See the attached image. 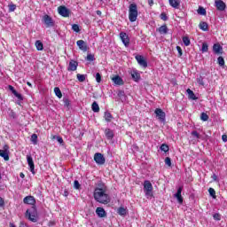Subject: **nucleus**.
Masks as SVG:
<instances>
[{"mask_svg": "<svg viewBox=\"0 0 227 227\" xmlns=\"http://www.w3.org/2000/svg\"><path fill=\"white\" fill-rule=\"evenodd\" d=\"M76 78L79 81V82H84V81H86V74H77Z\"/></svg>", "mask_w": 227, "mask_h": 227, "instance_id": "nucleus-31", "label": "nucleus"}, {"mask_svg": "<svg viewBox=\"0 0 227 227\" xmlns=\"http://www.w3.org/2000/svg\"><path fill=\"white\" fill-rule=\"evenodd\" d=\"M119 37L121 40L123 45H125L126 47H129V45H130V37H129V35H127V33L121 32Z\"/></svg>", "mask_w": 227, "mask_h": 227, "instance_id": "nucleus-8", "label": "nucleus"}, {"mask_svg": "<svg viewBox=\"0 0 227 227\" xmlns=\"http://www.w3.org/2000/svg\"><path fill=\"white\" fill-rule=\"evenodd\" d=\"M222 141H223V143H227V135L226 134H223L222 136Z\"/></svg>", "mask_w": 227, "mask_h": 227, "instance_id": "nucleus-56", "label": "nucleus"}, {"mask_svg": "<svg viewBox=\"0 0 227 227\" xmlns=\"http://www.w3.org/2000/svg\"><path fill=\"white\" fill-rule=\"evenodd\" d=\"M16 98H18V100H24V98H22V94L19 93V92H15L13 94Z\"/></svg>", "mask_w": 227, "mask_h": 227, "instance_id": "nucleus-51", "label": "nucleus"}, {"mask_svg": "<svg viewBox=\"0 0 227 227\" xmlns=\"http://www.w3.org/2000/svg\"><path fill=\"white\" fill-rule=\"evenodd\" d=\"M42 21L43 22L46 27H54V26H56V22L54 21L52 17H51L48 14H44L43 16Z\"/></svg>", "mask_w": 227, "mask_h": 227, "instance_id": "nucleus-5", "label": "nucleus"}, {"mask_svg": "<svg viewBox=\"0 0 227 227\" xmlns=\"http://www.w3.org/2000/svg\"><path fill=\"white\" fill-rule=\"evenodd\" d=\"M54 93L58 98H63V93L61 92V90L59 87H55L54 88Z\"/></svg>", "mask_w": 227, "mask_h": 227, "instance_id": "nucleus-29", "label": "nucleus"}, {"mask_svg": "<svg viewBox=\"0 0 227 227\" xmlns=\"http://www.w3.org/2000/svg\"><path fill=\"white\" fill-rule=\"evenodd\" d=\"M201 51L202 52H208V44L207 43H202Z\"/></svg>", "mask_w": 227, "mask_h": 227, "instance_id": "nucleus-40", "label": "nucleus"}, {"mask_svg": "<svg viewBox=\"0 0 227 227\" xmlns=\"http://www.w3.org/2000/svg\"><path fill=\"white\" fill-rule=\"evenodd\" d=\"M131 77L135 81V82H137L141 79V74L137 71H133L131 74Z\"/></svg>", "mask_w": 227, "mask_h": 227, "instance_id": "nucleus-23", "label": "nucleus"}, {"mask_svg": "<svg viewBox=\"0 0 227 227\" xmlns=\"http://www.w3.org/2000/svg\"><path fill=\"white\" fill-rule=\"evenodd\" d=\"M76 44L81 51H83V52H86V51H88V44H86V42H84L83 40H78L76 42Z\"/></svg>", "mask_w": 227, "mask_h": 227, "instance_id": "nucleus-19", "label": "nucleus"}, {"mask_svg": "<svg viewBox=\"0 0 227 227\" xmlns=\"http://www.w3.org/2000/svg\"><path fill=\"white\" fill-rule=\"evenodd\" d=\"M64 196H66V198H67V196H68V191H67V190L64 191Z\"/></svg>", "mask_w": 227, "mask_h": 227, "instance_id": "nucleus-63", "label": "nucleus"}, {"mask_svg": "<svg viewBox=\"0 0 227 227\" xmlns=\"http://www.w3.org/2000/svg\"><path fill=\"white\" fill-rule=\"evenodd\" d=\"M183 43L185 45V47H189V45H191V39H189L188 36H184Z\"/></svg>", "mask_w": 227, "mask_h": 227, "instance_id": "nucleus-35", "label": "nucleus"}, {"mask_svg": "<svg viewBox=\"0 0 227 227\" xmlns=\"http://www.w3.org/2000/svg\"><path fill=\"white\" fill-rule=\"evenodd\" d=\"M118 97L121 98V97H125V91L123 90H119L117 93Z\"/></svg>", "mask_w": 227, "mask_h": 227, "instance_id": "nucleus-55", "label": "nucleus"}, {"mask_svg": "<svg viewBox=\"0 0 227 227\" xmlns=\"http://www.w3.org/2000/svg\"><path fill=\"white\" fill-rule=\"evenodd\" d=\"M165 164H166L167 166H168V168H171V158L167 157V158L165 159Z\"/></svg>", "mask_w": 227, "mask_h": 227, "instance_id": "nucleus-47", "label": "nucleus"}, {"mask_svg": "<svg viewBox=\"0 0 227 227\" xmlns=\"http://www.w3.org/2000/svg\"><path fill=\"white\" fill-rule=\"evenodd\" d=\"M200 120H202V121H208V114H207V113H202L200 114Z\"/></svg>", "mask_w": 227, "mask_h": 227, "instance_id": "nucleus-37", "label": "nucleus"}, {"mask_svg": "<svg viewBox=\"0 0 227 227\" xmlns=\"http://www.w3.org/2000/svg\"><path fill=\"white\" fill-rule=\"evenodd\" d=\"M199 27L200 29H201V31H208V23L205 21H200L199 24Z\"/></svg>", "mask_w": 227, "mask_h": 227, "instance_id": "nucleus-25", "label": "nucleus"}, {"mask_svg": "<svg viewBox=\"0 0 227 227\" xmlns=\"http://www.w3.org/2000/svg\"><path fill=\"white\" fill-rule=\"evenodd\" d=\"M135 59L137 61L138 65H140L141 67H144V68H146V67H148V62H146V60L145 59V57L141 55H137L135 57Z\"/></svg>", "mask_w": 227, "mask_h": 227, "instance_id": "nucleus-12", "label": "nucleus"}, {"mask_svg": "<svg viewBox=\"0 0 227 227\" xmlns=\"http://www.w3.org/2000/svg\"><path fill=\"white\" fill-rule=\"evenodd\" d=\"M215 4L219 12H224L226 10V4L223 0H215Z\"/></svg>", "mask_w": 227, "mask_h": 227, "instance_id": "nucleus-15", "label": "nucleus"}, {"mask_svg": "<svg viewBox=\"0 0 227 227\" xmlns=\"http://www.w3.org/2000/svg\"><path fill=\"white\" fill-rule=\"evenodd\" d=\"M63 101H64L65 107H70V99L64 98Z\"/></svg>", "mask_w": 227, "mask_h": 227, "instance_id": "nucleus-48", "label": "nucleus"}, {"mask_svg": "<svg viewBox=\"0 0 227 227\" xmlns=\"http://www.w3.org/2000/svg\"><path fill=\"white\" fill-rule=\"evenodd\" d=\"M197 12L199 15H207V10L203 7H199Z\"/></svg>", "mask_w": 227, "mask_h": 227, "instance_id": "nucleus-36", "label": "nucleus"}, {"mask_svg": "<svg viewBox=\"0 0 227 227\" xmlns=\"http://www.w3.org/2000/svg\"><path fill=\"white\" fill-rule=\"evenodd\" d=\"M186 93H188V98L191 100H198L196 94H194V91L191 90V89L186 90Z\"/></svg>", "mask_w": 227, "mask_h": 227, "instance_id": "nucleus-24", "label": "nucleus"}, {"mask_svg": "<svg viewBox=\"0 0 227 227\" xmlns=\"http://www.w3.org/2000/svg\"><path fill=\"white\" fill-rule=\"evenodd\" d=\"M96 13L100 17L102 15V11L98 10L96 11Z\"/></svg>", "mask_w": 227, "mask_h": 227, "instance_id": "nucleus-61", "label": "nucleus"}, {"mask_svg": "<svg viewBox=\"0 0 227 227\" xmlns=\"http://www.w3.org/2000/svg\"><path fill=\"white\" fill-rule=\"evenodd\" d=\"M149 6H153V0H148Z\"/></svg>", "mask_w": 227, "mask_h": 227, "instance_id": "nucleus-60", "label": "nucleus"}, {"mask_svg": "<svg viewBox=\"0 0 227 227\" xmlns=\"http://www.w3.org/2000/svg\"><path fill=\"white\" fill-rule=\"evenodd\" d=\"M35 46L37 51H43V43H42V41H35Z\"/></svg>", "mask_w": 227, "mask_h": 227, "instance_id": "nucleus-28", "label": "nucleus"}, {"mask_svg": "<svg viewBox=\"0 0 227 227\" xmlns=\"http://www.w3.org/2000/svg\"><path fill=\"white\" fill-rule=\"evenodd\" d=\"M213 51L215 54H223V46L219 43H215L213 45Z\"/></svg>", "mask_w": 227, "mask_h": 227, "instance_id": "nucleus-20", "label": "nucleus"}, {"mask_svg": "<svg viewBox=\"0 0 227 227\" xmlns=\"http://www.w3.org/2000/svg\"><path fill=\"white\" fill-rule=\"evenodd\" d=\"M15 10H17L16 4H9V12H14Z\"/></svg>", "mask_w": 227, "mask_h": 227, "instance_id": "nucleus-44", "label": "nucleus"}, {"mask_svg": "<svg viewBox=\"0 0 227 227\" xmlns=\"http://www.w3.org/2000/svg\"><path fill=\"white\" fill-rule=\"evenodd\" d=\"M160 149L161 150V152L168 153V152H169V145H168L167 144H162Z\"/></svg>", "mask_w": 227, "mask_h": 227, "instance_id": "nucleus-32", "label": "nucleus"}, {"mask_svg": "<svg viewBox=\"0 0 227 227\" xmlns=\"http://www.w3.org/2000/svg\"><path fill=\"white\" fill-rule=\"evenodd\" d=\"M144 192L146 198H153V185L149 180L144 182Z\"/></svg>", "mask_w": 227, "mask_h": 227, "instance_id": "nucleus-4", "label": "nucleus"}, {"mask_svg": "<svg viewBox=\"0 0 227 227\" xmlns=\"http://www.w3.org/2000/svg\"><path fill=\"white\" fill-rule=\"evenodd\" d=\"M208 192H209L210 196H212V198H214V200H215V198H216L215 190L214 188H209Z\"/></svg>", "mask_w": 227, "mask_h": 227, "instance_id": "nucleus-41", "label": "nucleus"}, {"mask_svg": "<svg viewBox=\"0 0 227 227\" xmlns=\"http://www.w3.org/2000/svg\"><path fill=\"white\" fill-rule=\"evenodd\" d=\"M8 150H10V146H8V145H4V150H0V157H2L4 160H10Z\"/></svg>", "mask_w": 227, "mask_h": 227, "instance_id": "nucleus-10", "label": "nucleus"}, {"mask_svg": "<svg viewBox=\"0 0 227 227\" xmlns=\"http://www.w3.org/2000/svg\"><path fill=\"white\" fill-rule=\"evenodd\" d=\"M182 191H184V186H181L177 189L176 193L174 195L176 198L178 203L182 205L184 203V198L182 197Z\"/></svg>", "mask_w": 227, "mask_h": 227, "instance_id": "nucleus-16", "label": "nucleus"}, {"mask_svg": "<svg viewBox=\"0 0 227 227\" xmlns=\"http://www.w3.org/2000/svg\"><path fill=\"white\" fill-rule=\"evenodd\" d=\"M30 140L32 141L33 145H38V135L32 134Z\"/></svg>", "mask_w": 227, "mask_h": 227, "instance_id": "nucleus-33", "label": "nucleus"}, {"mask_svg": "<svg viewBox=\"0 0 227 227\" xmlns=\"http://www.w3.org/2000/svg\"><path fill=\"white\" fill-rule=\"evenodd\" d=\"M129 22H136L137 20V4H130L129 9Z\"/></svg>", "mask_w": 227, "mask_h": 227, "instance_id": "nucleus-3", "label": "nucleus"}, {"mask_svg": "<svg viewBox=\"0 0 227 227\" xmlns=\"http://www.w3.org/2000/svg\"><path fill=\"white\" fill-rule=\"evenodd\" d=\"M87 61H95V55L88 54L86 57Z\"/></svg>", "mask_w": 227, "mask_h": 227, "instance_id": "nucleus-43", "label": "nucleus"}, {"mask_svg": "<svg viewBox=\"0 0 227 227\" xmlns=\"http://www.w3.org/2000/svg\"><path fill=\"white\" fill-rule=\"evenodd\" d=\"M197 82L200 84V86H205V82L203 81V76H200L197 78Z\"/></svg>", "mask_w": 227, "mask_h": 227, "instance_id": "nucleus-42", "label": "nucleus"}, {"mask_svg": "<svg viewBox=\"0 0 227 227\" xmlns=\"http://www.w3.org/2000/svg\"><path fill=\"white\" fill-rule=\"evenodd\" d=\"M72 29H73V31H74V33H79L81 31V28L79 27V25H77V24H73Z\"/></svg>", "mask_w": 227, "mask_h": 227, "instance_id": "nucleus-39", "label": "nucleus"}, {"mask_svg": "<svg viewBox=\"0 0 227 227\" xmlns=\"http://www.w3.org/2000/svg\"><path fill=\"white\" fill-rule=\"evenodd\" d=\"M160 19H161V20H168V14H166V12H161V14L160 15Z\"/></svg>", "mask_w": 227, "mask_h": 227, "instance_id": "nucleus-45", "label": "nucleus"}, {"mask_svg": "<svg viewBox=\"0 0 227 227\" xmlns=\"http://www.w3.org/2000/svg\"><path fill=\"white\" fill-rule=\"evenodd\" d=\"M105 135L107 139H113L114 137V132L109 128L105 129Z\"/></svg>", "mask_w": 227, "mask_h": 227, "instance_id": "nucleus-21", "label": "nucleus"}, {"mask_svg": "<svg viewBox=\"0 0 227 227\" xmlns=\"http://www.w3.org/2000/svg\"><path fill=\"white\" fill-rule=\"evenodd\" d=\"M0 207H4V200L0 197Z\"/></svg>", "mask_w": 227, "mask_h": 227, "instance_id": "nucleus-59", "label": "nucleus"}, {"mask_svg": "<svg viewBox=\"0 0 227 227\" xmlns=\"http://www.w3.org/2000/svg\"><path fill=\"white\" fill-rule=\"evenodd\" d=\"M158 31H159V33H160L161 35H166V34H168V26L162 25L161 27H159Z\"/></svg>", "mask_w": 227, "mask_h": 227, "instance_id": "nucleus-30", "label": "nucleus"}, {"mask_svg": "<svg viewBox=\"0 0 227 227\" xmlns=\"http://www.w3.org/2000/svg\"><path fill=\"white\" fill-rule=\"evenodd\" d=\"M20 178H26V175H24L22 172L20 174Z\"/></svg>", "mask_w": 227, "mask_h": 227, "instance_id": "nucleus-62", "label": "nucleus"}, {"mask_svg": "<svg viewBox=\"0 0 227 227\" xmlns=\"http://www.w3.org/2000/svg\"><path fill=\"white\" fill-rule=\"evenodd\" d=\"M27 161L32 175H35L36 172H35V161H33V157L31 155H27Z\"/></svg>", "mask_w": 227, "mask_h": 227, "instance_id": "nucleus-14", "label": "nucleus"}, {"mask_svg": "<svg viewBox=\"0 0 227 227\" xmlns=\"http://www.w3.org/2000/svg\"><path fill=\"white\" fill-rule=\"evenodd\" d=\"M96 81H97V82H102V75L100 74V73L96 74Z\"/></svg>", "mask_w": 227, "mask_h": 227, "instance_id": "nucleus-49", "label": "nucleus"}, {"mask_svg": "<svg viewBox=\"0 0 227 227\" xmlns=\"http://www.w3.org/2000/svg\"><path fill=\"white\" fill-rule=\"evenodd\" d=\"M217 63L220 67H224V58L223 57H218L217 59Z\"/></svg>", "mask_w": 227, "mask_h": 227, "instance_id": "nucleus-38", "label": "nucleus"}, {"mask_svg": "<svg viewBox=\"0 0 227 227\" xmlns=\"http://www.w3.org/2000/svg\"><path fill=\"white\" fill-rule=\"evenodd\" d=\"M154 114H156V118H158V120L160 121H161L162 123H164V121H166V113L164 111H162V109L156 108L154 111Z\"/></svg>", "mask_w": 227, "mask_h": 227, "instance_id": "nucleus-7", "label": "nucleus"}, {"mask_svg": "<svg viewBox=\"0 0 227 227\" xmlns=\"http://www.w3.org/2000/svg\"><path fill=\"white\" fill-rule=\"evenodd\" d=\"M25 217L32 223H38V211L36 210V206H32L31 208L27 209Z\"/></svg>", "mask_w": 227, "mask_h": 227, "instance_id": "nucleus-2", "label": "nucleus"}, {"mask_svg": "<svg viewBox=\"0 0 227 227\" xmlns=\"http://www.w3.org/2000/svg\"><path fill=\"white\" fill-rule=\"evenodd\" d=\"M213 219H215V221H221V215L219 213L215 214Z\"/></svg>", "mask_w": 227, "mask_h": 227, "instance_id": "nucleus-50", "label": "nucleus"}, {"mask_svg": "<svg viewBox=\"0 0 227 227\" xmlns=\"http://www.w3.org/2000/svg\"><path fill=\"white\" fill-rule=\"evenodd\" d=\"M10 227H17V226H15V224L13 223H10Z\"/></svg>", "mask_w": 227, "mask_h": 227, "instance_id": "nucleus-64", "label": "nucleus"}, {"mask_svg": "<svg viewBox=\"0 0 227 227\" xmlns=\"http://www.w3.org/2000/svg\"><path fill=\"white\" fill-rule=\"evenodd\" d=\"M57 141H58L60 145H62V143H63V137H57Z\"/></svg>", "mask_w": 227, "mask_h": 227, "instance_id": "nucleus-57", "label": "nucleus"}, {"mask_svg": "<svg viewBox=\"0 0 227 227\" xmlns=\"http://www.w3.org/2000/svg\"><path fill=\"white\" fill-rule=\"evenodd\" d=\"M74 189H81V184H79V181L75 180L74 182Z\"/></svg>", "mask_w": 227, "mask_h": 227, "instance_id": "nucleus-52", "label": "nucleus"}, {"mask_svg": "<svg viewBox=\"0 0 227 227\" xmlns=\"http://www.w3.org/2000/svg\"><path fill=\"white\" fill-rule=\"evenodd\" d=\"M94 160L97 164L99 165L106 164V158L104 157V154L100 153H96L94 154Z\"/></svg>", "mask_w": 227, "mask_h": 227, "instance_id": "nucleus-9", "label": "nucleus"}, {"mask_svg": "<svg viewBox=\"0 0 227 227\" xmlns=\"http://www.w3.org/2000/svg\"><path fill=\"white\" fill-rule=\"evenodd\" d=\"M119 215H127V209L123 207L118 208Z\"/></svg>", "mask_w": 227, "mask_h": 227, "instance_id": "nucleus-34", "label": "nucleus"}, {"mask_svg": "<svg viewBox=\"0 0 227 227\" xmlns=\"http://www.w3.org/2000/svg\"><path fill=\"white\" fill-rule=\"evenodd\" d=\"M107 187L102 182L98 183V186L94 189L93 196L94 200L98 201V203H101L102 205H107L110 203L111 198L106 194Z\"/></svg>", "mask_w": 227, "mask_h": 227, "instance_id": "nucleus-1", "label": "nucleus"}, {"mask_svg": "<svg viewBox=\"0 0 227 227\" xmlns=\"http://www.w3.org/2000/svg\"><path fill=\"white\" fill-rule=\"evenodd\" d=\"M176 51L178 52V58H182L184 52L182 51V47L176 46Z\"/></svg>", "mask_w": 227, "mask_h": 227, "instance_id": "nucleus-46", "label": "nucleus"}, {"mask_svg": "<svg viewBox=\"0 0 227 227\" xmlns=\"http://www.w3.org/2000/svg\"><path fill=\"white\" fill-rule=\"evenodd\" d=\"M59 15H61V17L67 18L70 17V10L67 8L65 5H60L58 7Z\"/></svg>", "mask_w": 227, "mask_h": 227, "instance_id": "nucleus-6", "label": "nucleus"}, {"mask_svg": "<svg viewBox=\"0 0 227 227\" xmlns=\"http://www.w3.org/2000/svg\"><path fill=\"white\" fill-rule=\"evenodd\" d=\"M104 118H105L106 121H107L109 123V122L113 121L114 117H113V114H111V113L105 112Z\"/></svg>", "mask_w": 227, "mask_h": 227, "instance_id": "nucleus-26", "label": "nucleus"}, {"mask_svg": "<svg viewBox=\"0 0 227 227\" xmlns=\"http://www.w3.org/2000/svg\"><path fill=\"white\" fill-rule=\"evenodd\" d=\"M168 3L172 8L178 10L180 8V0H168Z\"/></svg>", "mask_w": 227, "mask_h": 227, "instance_id": "nucleus-22", "label": "nucleus"}, {"mask_svg": "<svg viewBox=\"0 0 227 227\" xmlns=\"http://www.w3.org/2000/svg\"><path fill=\"white\" fill-rule=\"evenodd\" d=\"M96 214L98 217L100 218L107 217V213H106V209H104V207H97Z\"/></svg>", "mask_w": 227, "mask_h": 227, "instance_id": "nucleus-18", "label": "nucleus"}, {"mask_svg": "<svg viewBox=\"0 0 227 227\" xmlns=\"http://www.w3.org/2000/svg\"><path fill=\"white\" fill-rule=\"evenodd\" d=\"M8 88H9L10 91H12V93L13 95H14L15 92L17 91V90H15V88H13V86H12V85H9Z\"/></svg>", "mask_w": 227, "mask_h": 227, "instance_id": "nucleus-54", "label": "nucleus"}, {"mask_svg": "<svg viewBox=\"0 0 227 227\" xmlns=\"http://www.w3.org/2000/svg\"><path fill=\"white\" fill-rule=\"evenodd\" d=\"M91 109L93 113H99L100 112V106H98V103L97 101H94L91 105Z\"/></svg>", "mask_w": 227, "mask_h": 227, "instance_id": "nucleus-27", "label": "nucleus"}, {"mask_svg": "<svg viewBox=\"0 0 227 227\" xmlns=\"http://www.w3.org/2000/svg\"><path fill=\"white\" fill-rule=\"evenodd\" d=\"M20 227H27V223H26L24 222H20Z\"/></svg>", "mask_w": 227, "mask_h": 227, "instance_id": "nucleus-58", "label": "nucleus"}, {"mask_svg": "<svg viewBox=\"0 0 227 227\" xmlns=\"http://www.w3.org/2000/svg\"><path fill=\"white\" fill-rule=\"evenodd\" d=\"M112 81H113V82H114V84H116L117 86H123V84H125V82H123V79H122L120 75H118V74L114 75V76L112 77Z\"/></svg>", "mask_w": 227, "mask_h": 227, "instance_id": "nucleus-17", "label": "nucleus"}, {"mask_svg": "<svg viewBox=\"0 0 227 227\" xmlns=\"http://www.w3.org/2000/svg\"><path fill=\"white\" fill-rule=\"evenodd\" d=\"M192 136H193L197 139H200V133H198V131L196 130L192 131Z\"/></svg>", "mask_w": 227, "mask_h": 227, "instance_id": "nucleus-53", "label": "nucleus"}, {"mask_svg": "<svg viewBox=\"0 0 227 227\" xmlns=\"http://www.w3.org/2000/svg\"><path fill=\"white\" fill-rule=\"evenodd\" d=\"M77 67H79V62H77L74 59H71L69 61V66L67 67V71L68 72H75V70H77Z\"/></svg>", "mask_w": 227, "mask_h": 227, "instance_id": "nucleus-13", "label": "nucleus"}, {"mask_svg": "<svg viewBox=\"0 0 227 227\" xmlns=\"http://www.w3.org/2000/svg\"><path fill=\"white\" fill-rule=\"evenodd\" d=\"M23 203L25 205H32V207H36V200L34 196L28 195L23 199Z\"/></svg>", "mask_w": 227, "mask_h": 227, "instance_id": "nucleus-11", "label": "nucleus"}]
</instances>
